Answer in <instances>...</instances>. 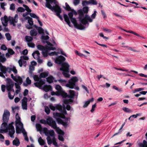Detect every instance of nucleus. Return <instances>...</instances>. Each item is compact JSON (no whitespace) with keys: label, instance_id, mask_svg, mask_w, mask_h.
<instances>
[{"label":"nucleus","instance_id":"nucleus-1","mask_svg":"<svg viewBox=\"0 0 147 147\" xmlns=\"http://www.w3.org/2000/svg\"><path fill=\"white\" fill-rule=\"evenodd\" d=\"M88 7H84L82 9H80L78 10V13L79 14L78 19L79 20L82 24L86 25V24H89L88 21L90 22H92V20L88 14H86L85 17H84V13H88Z\"/></svg>","mask_w":147,"mask_h":147},{"label":"nucleus","instance_id":"nucleus-2","mask_svg":"<svg viewBox=\"0 0 147 147\" xmlns=\"http://www.w3.org/2000/svg\"><path fill=\"white\" fill-rule=\"evenodd\" d=\"M6 88L8 91V96L9 99H13L15 95L14 90L13 89L14 82L10 79H6Z\"/></svg>","mask_w":147,"mask_h":147},{"label":"nucleus","instance_id":"nucleus-3","mask_svg":"<svg viewBox=\"0 0 147 147\" xmlns=\"http://www.w3.org/2000/svg\"><path fill=\"white\" fill-rule=\"evenodd\" d=\"M40 122L42 124H47L51 126L52 128L55 129L56 131L58 133L61 132V134H63V132L59 127H57L55 122L51 118L49 117L47 119L46 121L43 119H41L40 121Z\"/></svg>","mask_w":147,"mask_h":147},{"label":"nucleus","instance_id":"nucleus-4","mask_svg":"<svg viewBox=\"0 0 147 147\" xmlns=\"http://www.w3.org/2000/svg\"><path fill=\"white\" fill-rule=\"evenodd\" d=\"M78 80V78L76 76L72 77L68 81V83L66 84V81L65 80L60 79L58 81L61 84L62 86H65L67 87H68L71 89L74 88L76 85V83Z\"/></svg>","mask_w":147,"mask_h":147},{"label":"nucleus","instance_id":"nucleus-5","mask_svg":"<svg viewBox=\"0 0 147 147\" xmlns=\"http://www.w3.org/2000/svg\"><path fill=\"white\" fill-rule=\"evenodd\" d=\"M15 125L16 126V133H20L24 130H25L23 128V125L21 121V118L18 113H17L16 115Z\"/></svg>","mask_w":147,"mask_h":147},{"label":"nucleus","instance_id":"nucleus-6","mask_svg":"<svg viewBox=\"0 0 147 147\" xmlns=\"http://www.w3.org/2000/svg\"><path fill=\"white\" fill-rule=\"evenodd\" d=\"M1 65L0 66V69L2 71L0 72V76L3 78H5V76L3 74H5L7 72L10 73L12 71L15 74H16L17 73V71L15 67H13L12 68H6L3 65Z\"/></svg>","mask_w":147,"mask_h":147},{"label":"nucleus","instance_id":"nucleus-7","mask_svg":"<svg viewBox=\"0 0 147 147\" xmlns=\"http://www.w3.org/2000/svg\"><path fill=\"white\" fill-rule=\"evenodd\" d=\"M1 65L0 66V69L2 71L0 72V76L3 78H5V76L3 74H5L7 72L10 73L12 71L15 74H16L17 73V71L15 67H13L12 68H6L3 65Z\"/></svg>","mask_w":147,"mask_h":147},{"label":"nucleus","instance_id":"nucleus-8","mask_svg":"<svg viewBox=\"0 0 147 147\" xmlns=\"http://www.w3.org/2000/svg\"><path fill=\"white\" fill-rule=\"evenodd\" d=\"M54 115L58 123L61 124L65 127H67V126L69 120L67 119L64 121L61 119L62 118H63L64 117L63 115L57 113H54Z\"/></svg>","mask_w":147,"mask_h":147},{"label":"nucleus","instance_id":"nucleus-9","mask_svg":"<svg viewBox=\"0 0 147 147\" xmlns=\"http://www.w3.org/2000/svg\"><path fill=\"white\" fill-rule=\"evenodd\" d=\"M47 8L52 11L54 10L56 12V15L58 17L60 15V13L61 12V10L60 7L58 5L56 4L55 6L53 7L51 4H49L47 5Z\"/></svg>","mask_w":147,"mask_h":147},{"label":"nucleus","instance_id":"nucleus-10","mask_svg":"<svg viewBox=\"0 0 147 147\" xmlns=\"http://www.w3.org/2000/svg\"><path fill=\"white\" fill-rule=\"evenodd\" d=\"M69 93V95H68V97L65 99L63 100V102L65 104L71 103L73 101L71 98H73L75 96V92L73 90H70Z\"/></svg>","mask_w":147,"mask_h":147},{"label":"nucleus","instance_id":"nucleus-11","mask_svg":"<svg viewBox=\"0 0 147 147\" xmlns=\"http://www.w3.org/2000/svg\"><path fill=\"white\" fill-rule=\"evenodd\" d=\"M69 65H62L60 70L63 71V74L64 76L67 78L70 77V75L69 74Z\"/></svg>","mask_w":147,"mask_h":147},{"label":"nucleus","instance_id":"nucleus-12","mask_svg":"<svg viewBox=\"0 0 147 147\" xmlns=\"http://www.w3.org/2000/svg\"><path fill=\"white\" fill-rule=\"evenodd\" d=\"M33 78L35 81H38L34 83V84L36 87L40 88L43 85L45 84V80H38L39 78L37 75H34L33 76Z\"/></svg>","mask_w":147,"mask_h":147},{"label":"nucleus","instance_id":"nucleus-13","mask_svg":"<svg viewBox=\"0 0 147 147\" xmlns=\"http://www.w3.org/2000/svg\"><path fill=\"white\" fill-rule=\"evenodd\" d=\"M65 58L62 55H60L56 58L55 62L57 64H68V63L65 62Z\"/></svg>","mask_w":147,"mask_h":147},{"label":"nucleus","instance_id":"nucleus-14","mask_svg":"<svg viewBox=\"0 0 147 147\" xmlns=\"http://www.w3.org/2000/svg\"><path fill=\"white\" fill-rule=\"evenodd\" d=\"M49 107L53 111H55L56 109L59 110L63 114H67L66 111L65 109L64 110V112L62 111V107L61 105H57L55 107L52 104H50L49 105Z\"/></svg>","mask_w":147,"mask_h":147},{"label":"nucleus","instance_id":"nucleus-15","mask_svg":"<svg viewBox=\"0 0 147 147\" xmlns=\"http://www.w3.org/2000/svg\"><path fill=\"white\" fill-rule=\"evenodd\" d=\"M37 48L39 50L42 51H46L48 50H54L56 49V48L55 47H49L48 46L44 47L39 45L37 46Z\"/></svg>","mask_w":147,"mask_h":147},{"label":"nucleus","instance_id":"nucleus-16","mask_svg":"<svg viewBox=\"0 0 147 147\" xmlns=\"http://www.w3.org/2000/svg\"><path fill=\"white\" fill-rule=\"evenodd\" d=\"M13 122L9 124L8 128L9 135L11 138H13L14 137L13 134L15 132L14 128L13 126Z\"/></svg>","mask_w":147,"mask_h":147},{"label":"nucleus","instance_id":"nucleus-17","mask_svg":"<svg viewBox=\"0 0 147 147\" xmlns=\"http://www.w3.org/2000/svg\"><path fill=\"white\" fill-rule=\"evenodd\" d=\"M9 115L10 113L9 111L7 110H5L3 116V123H7Z\"/></svg>","mask_w":147,"mask_h":147},{"label":"nucleus","instance_id":"nucleus-18","mask_svg":"<svg viewBox=\"0 0 147 147\" xmlns=\"http://www.w3.org/2000/svg\"><path fill=\"white\" fill-rule=\"evenodd\" d=\"M55 88L59 93V95H62L63 97H66L67 95V93H65L61 88L59 85H57L55 86Z\"/></svg>","mask_w":147,"mask_h":147},{"label":"nucleus","instance_id":"nucleus-19","mask_svg":"<svg viewBox=\"0 0 147 147\" xmlns=\"http://www.w3.org/2000/svg\"><path fill=\"white\" fill-rule=\"evenodd\" d=\"M47 143L49 145L51 144L52 143L55 146H58V144L56 142V139L55 137L53 138L52 139L49 136H48L47 138Z\"/></svg>","mask_w":147,"mask_h":147},{"label":"nucleus","instance_id":"nucleus-20","mask_svg":"<svg viewBox=\"0 0 147 147\" xmlns=\"http://www.w3.org/2000/svg\"><path fill=\"white\" fill-rule=\"evenodd\" d=\"M29 59L28 57L25 56H21L20 59L18 61L19 64H27V61Z\"/></svg>","mask_w":147,"mask_h":147},{"label":"nucleus","instance_id":"nucleus-21","mask_svg":"<svg viewBox=\"0 0 147 147\" xmlns=\"http://www.w3.org/2000/svg\"><path fill=\"white\" fill-rule=\"evenodd\" d=\"M1 20L3 25L6 26H7L8 21H9V17L8 18L5 15L3 18H1Z\"/></svg>","mask_w":147,"mask_h":147},{"label":"nucleus","instance_id":"nucleus-22","mask_svg":"<svg viewBox=\"0 0 147 147\" xmlns=\"http://www.w3.org/2000/svg\"><path fill=\"white\" fill-rule=\"evenodd\" d=\"M28 99L26 97H24L22 100V106L23 109L27 110V102Z\"/></svg>","mask_w":147,"mask_h":147},{"label":"nucleus","instance_id":"nucleus-23","mask_svg":"<svg viewBox=\"0 0 147 147\" xmlns=\"http://www.w3.org/2000/svg\"><path fill=\"white\" fill-rule=\"evenodd\" d=\"M7 123H3L1 127V130L2 131L7 132L8 131Z\"/></svg>","mask_w":147,"mask_h":147},{"label":"nucleus","instance_id":"nucleus-24","mask_svg":"<svg viewBox=\"0 0 147 147\" xmlns=\"http://www.w3.org/2000/svg\"><path fill=\"white\" fill-rule=\"evenodd\" d=\"M32 55L35 59H38L40 57V53L39 51L38 50L32 53Z\"/></svg>","mask_w":147,"mask_h":147},{"label":"nucleus","instance_id":"nucleus-25","mask_svg":"<svg viewBox=\"0 0 147 147\" xmlns=\"http://www.w3.org/2000/svg\"><path fill=\"white\" fill-rule=\"evenodd\" d=\"M63 18L64 19L65 21L67 23V24L70 26V22L69 20V18L68 16L65 14H63Z\"/></svg>","mask_w":147,"mask_h":147},{"label":"nucleus","instance_id":"nucleus-26","mask_svg":"<svg viewBox=\"0 0 147 147\" xmlns=\"http://www.w3.org/2000/svg\"><path fill=\"white\" fill-rule=\"evenodd\" d=\"M9 19L11 24H13V25L14 26H16V24L15 23H16L17 22V20H16V18H14L10 16H9Z\"/></svg>","mask_w":147,"mask_h":147},{"label":"nucleus","instance_id":"nucleus-27","mask_svg":"<svg viewBox=\"0 0 147 147\" xmlns=\"http://www.w3.org/2000/svg\"><path fill=\"white\" fill-rule=\"evenodd\" d=\"M42 89L45 92H48L51 90V87L50 85H44Z\"/></svg>","mask_w":147,"mask_h":147},{"label":"nucleus","instance_id":"nucleus-28","mask_svg":"<svg viewBox=\"0 0 147 147\" xmlns=\"http://www.w3.org/2000/svg\"><path fill=\"white\" fill-rule=\"evenodd\" d=\"M60 129L63 132V134H61V132H60V133H58L57 132V133L59 134V135L58 136V139L59 140L63 142L64 141V139L63 138V136L64 135V133L61 129Z\"/></svg>","mask_w":147,"mask_h":147},{"label":"nucleus","instance_id":"nucleus-29","mask_svg":"<svg viewBox=\"0 0 147 147\" xmlns=\"http://www.w3.org/2000/svg\"><path fill=\"white\" fill-rule=\"evenodd\" d=\"M20 144V142L19 139L16 137L13 141V144L17 146H19Z\"/></svg>","mask_w":147,"mask_h":147},{"label":"nucleus","instance_id":"nucleus-30","mask_svg":"<svg viewBox=\"0 0 147 147\" xmlns=\"http://www.w3.org/2000/svg\"><path fill=\"white\" fill-rule=\"evenodd\" d=\"M25 19L26 20H28V23L30 25H33V20L32 18L29 16H26L25 17Z\"/></svg>","mask_w":147,"mask_h":147},{"label":"nucleus","instance_id":"nucleus-31","mask_svg":"<svg viewBox=\"0 0 147 147\" xmlns=\"http://www.w3.org/2000/svg\"><path fill=\"white\" fill-rule=\"evenodd\" d=\"M94 100V98H92L91 99L85 102L84 104L83 105V107L84 108L86 107L89 104L90 102H92Z\"/></svg>","mask_w":147,"mask_h":147},{"label":"nucleus","instance_id":"nucleus-32","mask_svg":"<svg viewBox=\"0 0 147 147\" xmlns=\"http://www.w3.org/2000/svg\"><path fill=\"white\" fill-rule=\"evenodd\" d=\"M30 33L32 36H36L37 34V32L35 29L31 30L30 31Z\"/></svg>","mask_w":147,"mask_h":147},{"label":"nucleus","instance_id":"nucleus-33","mask_svg":"<svg viewBox=\"0 0 147 147\" xmlns=\"http://www.w3.org/2000/svg\"><path fill=\"white\" fill-rule=\"evenodd\" d=\"M75 27L80 30H83L85 28V27L82 24H78Z\"/></svg>","mask_w":147,"mask_h":147},{"label":"nucleus","instance_id":"nucleus-34","mask_svg":"<svg viewBox=\"0 0 147 147\" xmlns=\"http://www.w3.org/2000/svg\"><path fill=\"white\" fill-rule=\"evenodd\" d=\"M46 7H47V5L49 4H51L53 3H54L55 4L56 3L55 0H46Z\"/></svg>","mask_w":147,"mask_h":147},{"label":"nucleus","instance_id":"nucleus-35","mask_svg":"<svg viewBox=\"0 0 147 147\" xmlns=\"http://www.w3.org/2000/svg\"><path fill=\"white\" fill-rule=\"evenodd\" d=\"M48 72H44L41 73L40 75V78H45L48 76Z\"/></svg>","mask_w":147,"mask_h":147},{"label":"nucleus","instance_id":"nucleus-36","mask_svg":"<svg viewBox=\"0 0 147 147\" xmlns=\"http://www.w3.org/2000/svg\"><path fill=\"white\" fill-rule=\"evenodd\" d=\"M125 123H123L122 125V126L120 128V129H119V131H118V132L117 133H116L113 136H112V138L114 136H115L119 134L122 131V130L121 129H122L123 128V127L124 126V125H125Z\"/></svg>","mask_w":147,"mask_h":147},{"label":"nucleus","instance_id":"nucleus-37","mask_svg":"<svg viewBox=\"0 0 147 147\" xmlns=\"http://www.w3.org/2000/svg\"><path fill=\"white\" fill-rule=\"evenodd\" d=\"M38 141L39 144L41 145H43L45 144V141L41 137H40L39 138Z\"/></svg>","mask_w":147,"mask_h":147},{"label":"nucleus","instance_id":"nucleus-38","mask_svg":"<svg viewBox=\"0 0 147 147\" xmlns=\"http://www.w3.org/2000/svg\"><path fill=\"white\" fill-rule=\"evenodd\" d=\"M24 136V137L25 140L27 141L28 142L29 141V139L28 138L27 136V134L26 132V131L25 130H24L22 131V132Z\"/></svg>","mask_w":147,"mask_h":147},{"label":"nucleus","instance_id":"nucleus-39","mask_svg":"<svg viewBox=\"0 0 147 147\" xmlns=\"http://www.w3.org/2000/svg\"><path fill=\"white\" fill-rule=\"evenodd\" d=\"M70 20L71 22L73 24L74 27L76 26L78 24L77 22V21L75 18H72L70 19Z\"/></svg>","mask_w":147,"mask_h":147},{"label":"nucleus","instance_id":"nucleus-40","mask_svg":"<svg viewBox=\"0 0 147 147\" xmlns=\"http://www.w3.org/2000/svg\"><path fill=\"white\" fill-rule=\"evenodd\" d=\"M49 135L53 137V138L55 137V133L54 131L52 130H49L48 133V136L47 137L49 136Z\"/></svg>","mask_w":147,"mask_h":147},{"label":"nucleus","instance_id":"nucleus-41","mask_svg":"<svg viewBox=\"0 0 147 147\" xmlns=\"http://www.w3.org/2000/svg\"><path fill=\"white\" fill-rule=\"evenodd\" d=\"M36 128L38 131H39L40 133L41 132V129H42L41 125L37 123L36 125Z\"/></svg>","mask_w":147,"mask_h":147},{"label":"nucleus","instance_id":"nucleus-42","mask_svg":"<svg viewBox=\"0 0 147 147\" xmlns=\"http://www.w3.org/2000/svg\"><path fill=\"white\" fill-rule=\"evenodd\" d=\"M54 80V78L52 76H50L47 78V81L49 83H51L53 82Z\"/></svg>","mask_w":147,"mask_h":147},{"label":"nucleus","instance_id":"nucleus-43","mask_svg":"<svg viewBox=\"0 0 147 147\" xmlns=\"http://www.w3.org/2000/svg\"><path fill=\"white\" fill-rule=\"evenodd\" d=\"M16 80L15 81L16 82H18L20 84H21L22 83V79L20 77V76H17L16 78Z\"/></svg>","mask_w":147,"mask_h":147},{"label":"nucleus","instance_id":"nucleus-44","mask_svg":"<svg viewBox=\"0 0 147 147\" xmlns=\"http://www.w3.org/2000/svg\"><path fill=\"white\" fill-rule=\"evenodd\" d=\"M25 39L28 42H30L33 40V38L30 36H26L25 37Z\"/></svg>","mask_w":147,"mask_h":147},{"label":"nucleus","instance_id":"nucleus-45","mask_svg":"<svg viewBox=\"0 0 147 147\" xmlns=\"http://www.w3.org/2000/svg\"><path fill=\"white\" fill-rule=\"evenodd\" d=\"M66 7H65V9L68 11H71L72 9L69 6V5L67 3H65Z\"/></svg>","mask_w":147,"mask_h":147},{"label":"nucleus","instance_id":"nucleus-46","mask_svg":"<svg viewBox=\"0 0 147 147\" xmlns=\"http://www.w3.org/2000/svg\"><path fill=\"white\" fill-rule=\"evenodd\" d=\"M122 109L123 111H124L125 112L127 113H131L132 112V111L129 109L128 108L124 107H123L122 108Z\"/></svg>","mask_w":147,"mask_h":147},{"label":"nucleus","instance_id":"nucleus-47","mask_svg":"<svg viewBox=\"0 0 147 147\" xmlns=\"http://www.w3.org/2000/svg\"><path fill=\"white\" fill-rule=\"evenodd\" d=\"M29 73L31 74H32V71L34 70V67L33 65H30L29 66Z\"/></svg>","mask_w":147,"mask_h":147},{"label":"nucleus","instance_id":"nucleus-48","mask_svg":"<svg viewBox=\"0 0 147 147\" xmlns=\"http://www.w3.org/2000/svg\"><path fill=\"white\" fill-rule=\"evenodd\" d=\"M23 6L25 8V9L28 12H31L32 11V10L29 8V7L26 5L25 4L23 5Z\"/></svg>","mask_w":147,"mask_h":147},{"label":"nucleus","instance_id":"nucleus-49","mask_svg":"<svg viewBox=\"0 0 147 147\" xmlns=\"http://www.w3.org/2000/svg\"><path fill=\"white\" fill-rule=\"evenodd\" d=\"M97 2L95 0H90L89 1V4H92L94 5H96L97 4Z\"/></svg>","mask_w":147,"mask_h":147},{"label":"nucleus","instance_id":"nucleus-50","mask_svg":"<svg viewBox=\"0 0 147 147\" xmlns=\"http://www.w3.org/2000/svg\"><path fill=\"white\" fill-rule=\"evenodd\" d=\"M5 36L7 40H11V36L9 33H6L5 34Z\"/></svg>","mask_w":147,"mask_h":147},{"label":"nucleus","instance_id":"nucleus-51","mask_svg":"<svg viewBox=\"0 0 147 147\" xmlns=\"http://www.w3.org/2000/svg\"><path fill=\"white\" fill-rule=\"evenodd\" d=\"M6 58L4 56L2 55L0 56V61L3 63L6 61Z\"/></svg>","mask_w":147,"mask_h":147},{"label":"nucleus","instance_id":"nucleus-52","mask_svg":"<svg viewBox=\"0 0 147 147\" xmlns=\"http://www.w3.org/2000/svg\"><path fill=\"white\" fill-rule=\"evenodd\" d=\"M43 131L45 135L46 136H48L49 130H48L47 129L46 127H45L43 128Z\"/></svg>","mask_w":147,"mask_h":147},{"label":"nucleus","instance_id":"nucleus-53","mask_svg":"<svg viewBox=\"0 0 147 147\" xmlns=\"http://www.w3.org/2000/svg\"><path fill=\"white\" fill-rule=\"evenodd\" d=\"M30 16L33 18H36L37 20L39 18L34 13H30L29 14Z\"/></svg>","mask_w":147,"mask_h":147},{"label":"nucleus","instance_id":"nucleus-54","mask_svg":"<svg viewBox=\"0 0 147 147\" xmlns=\"http://www.w3.org/2000/svg\"><path fill=\"white\" fill-rule=\"evenodd\" d=\"M127 49L131 51H133L135 52H139V51L135 49H134L130 47H127Z\"/></svg>","mask_w":147,"mask_h":147},{"label":"nucleus","instance_id":"nucleus-55","mask_svg":"<svg viewBox=\"0 0 147 147\" xmlns=\"http://www.w3.org/2000/svg\"><path fill=\"white\" fill-rule=\"evenodd\" d=\"M8 53L10 55H13L15 53V52L14 51L11 49H8Z\"/></svg>","mask_w":147,"mask_h":147},{"label":"nucleus","instance_id":"nucleus-56","mask_svg":"<svg viewBox=\"0 0 147 147\" xmlns=\"http://www.w3.org/2000/svg\"><path fill=\"white\" fill-rule=\"evenodd\" d=\"M38 32L40 34L44 33V30L41 27H39L38 29Z\"/></svg>","mask_w":147,"mask_h":147},{"label":"nucleus","instance_id":"nucleus-57","mask_svg":"<svg viewBox=\"0 0 147 147\" xmlns=\"http://www.w3.org/2000/svg\"><path fill=\"white\" fill-rule=\"evenodd\" d=\"M80 0H74L73 3L75 5H77L80 3Z\"/></svg>","mask_w":147,"mask_h":147},{"label":"nucleus","instance_id":"nucleus-58","mask_svg":"<svg viewBox=\"0 0 147 147\" xmlns=\"http://www.w3.org/2000/svg\"><path fill=\"white\" fill-rule=\"evenodd\" d=\"M130 33H131V34H134V35L138 36V37H141L142 38H144L143 37H142L140 35L136 33L135 32L133 31H130Z\"/></svg>","mask_w":147,"mask_h":147},{"label":"nucleus","instance_id":"nucleus-59","mask_svg":"<svg viewBox=\"0 0 147 147\" xmlns=\"http://www.w3.org/2000/svg\"><path fill=\"white\" fill-rule=\"evenodd\" d=\"M12 109L13 113H15L16 110H18L19 107L18 106L12 107Z\"/></svg>","mask_w":147,"mask_h":147},{"label":"nucleus","instance_id":"nucleus-60","mask_svg":"<svg viewBox=\"0 0 147 147\" xmlns=\"http://www.w3.org/2000/svg\"><path fill=\"white\" fill-rule=\"evenodd\" d=\"M45 111L47 114H49L50 113V110L49 107L46 106L45 108Z\"/></svg>","mask_w":147,"mask_h":147},{"label":"nucleus","instance_id":"nucleus-61","mask_svg":"<svg viewBox=\"0 0 147 147\" xmlns=\"http://www.w3.org/2000/svg\"><path fill=\"white\" fill-rule=\"evenodd\" d=\"M17 10L18 12H24V11L25 9L22 7H19L18 8Z\"/></svg>","mask_w":147,"mask_h":147},{"label":"nucleus","instance_id":"nucleus-62","mask_svg":"<svg viewBox=\"0 0 147 147\" xmlns=\"http://www.w3.org/2000/svg\"><path fill=\"white\" fill-rule=\"evenodd\" d=\"M49 38V37L48 35L42 36H41V39L42 40H48Z\"/></svg>","mask_w":147,"mask_h":147},{"label":"nucleus","instance_id":"nucleus-63","mask_svg":"<svg viewBox=\"0 0 147 147\" xmlns=\"http://www.w3.org/2000/svg\"><path fill=\"white\" fill-rule=\"evenodd\" d=\"M10 10L14 11L15 9V4L13 3H12L10 6Z\"/></svg>","mask_w":147,"mask_h":147},{"label":"nucleus","instance_id":"nucleus-64","mask_svg":"<svg viewBox=\"0 0 147 147\" xmlns=\"http://www.w3.org/2000/svg\"><path fill=\"white\" fill-rule=\"evenodd\" d=\"M26 82L27 84H31V80L30 79L29 77H27L26 80Z\"/></svg>","mask_w":147,"mask_h":147}]
</instances>
